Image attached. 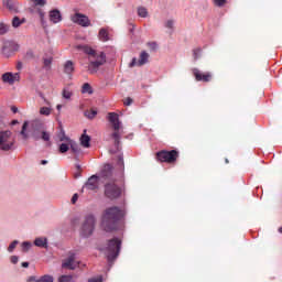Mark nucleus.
Here are the masks:
<instances>
[{
    "mask_svg": "<svg viewBox=\"0 0 282 282\" xmlns=\"http://www.w3.org/2000/svg\"><path fill=\"white\" fill-rule=\"evenodd\" d=\"M173 25H175V22L173 20H167L165 22V28H167L169 30H173Z\"/></svg>",
    "mask_w": 282,
    "mask_h": 282,
    "instance_id": "nucleus-39",
    "label": "nucleus"
},
{
    "mask_svg": "<svg viewBox=\"0 0 282 282\" xmlns=\"http://www.w3.org/2000/svg\"><path fill=\"white\" fill-rule=\"evenodd\" d=\"M17 246H19V241L14 240L13 242H11L8 247V252H13L14 248H17Z\"/></svg>",
    "mask_w": 282,
    "mask_h": 282,
    "instance_id": "nucleus-33",
    "label": "nucleus"
},
{
    "mask_svg": "<svg viewBox=\"0 0 282 282\" xmlns=\"http://www.w3.org/2000/svg\"><path fill=\"white\" fill-rule=\"evenodd\" d=\"M122 248V240L120 238H112L107 241L106 246L101 248V251L106 254L109 263H113L120 256Z\"/></svg>",
    "mask_w": 282,
    "mask_h": 282,
    "instance_id": "nucleus-4",
    "label": "nucleus"
},
{
    "mask_svg": "<svg viewBox=\"0 0 282 282\" xmlns=\"http://www.w3.org/2000/svg\"><path fill=\"white\" fill-rule=\"evenodd\" d=\"M56 109H57V111H61V109H63V106L62 105H57Z\"/></svg>",
    "mask_w": 282,
    "mask_h": 282,
    "instance_id": "nucleus-52",
    "label": "nucleus"
},
{
    "mask_svg": "<svg viewBox=\"0 0 282 282\" xmlns=\"http://www.w3.org/2000/svg\"><path fill=\"white\" fill-rule=\"evenodd\" d=\"M22 268H30V262H22Z\"/></svg>",
    "mask_w": 282,
    "mask_h": 282,
    "instance_id": "nucleus-50",
    "label": "nucleus"
},
{
    "mask_svg": "<svg viewBox=\"0 0 282 282\" xmlns=\"http://www.w3.org/2000/svg\"><path fill=\"white\" fill-rule=\"evenodd\" d=\"M63 98H65V100H69V98H72V91H69V89L65 88L62 93Z\"/></svg>",
    "mask_w": 282,
    "mask_h": 282,
    "instance_id": "nucleus-31",
    "label": "nucleus"
},
{
    "mask_svg": "<svg viewBox=\"0 0 282 282\" xmlns=\"http://www.w3.org/2000/svg\"><path fill=\"white\" fill-rule=\"evenodd\" d=\"M69 151V143H62L59 145V152L61 153H67Z\"/></svg>",
    "mask_w": 282,
    "mask_h": 282,
    "instance_id": "nucleus-28",
    "label": "nucleus"
},
{
    "mask_svg": "<svg viewBox=\"0 0 282 282\" xmlns=\"http://www.w3.org/2000/svg\"><path fill=\"white\" fill-rule=\"evenodd\" d=\"M68 144H69L70 151H73V153H75V154L80 153V145H78L76 142H74V141L70 140V141L68 142Z\"/></svg>",
    "mask_w": 282,
    "mask_h": 282,
    "instance_id": "nucleus-22",
    "label": "nucleus"
},
{
    "mask_svg": "<svg viewBox=\"0 0 282 282\" xmlns=\"http://www.w3.org/2000/svg\"><path fill=\"white\" fill-rule=\"evenodd\" d=\"M148 47L152 51L155 52L158 50V43L155 42H149Z\"/></svg>",
    "mask_w": 282,
    "mask_h": 282,
    "instance_id": "nucleus-37",
    "label": "nucleus"
},
{
    "mask_svg": "<svg viewBox=\"0 0 282 282\" xmlns=\"http://www.w3.org/2000/svg\"><path fill=\"white\" fill-rule=\"evenodd\" d=\"M124 217V212L118 206L108 207L105 209L101 217V228L106 232H113L118 228V221Z\"/></svg>",
    "mask_w": 282,
    "mask_h": 282,
    "instance_id": "nucleus-2",
    "label": "nucleus"
},
{
    "mask_svg": "<svg viewBox=\"0 0 282 282\" xmlns=\"http://www.w3.org/2000/svg\"><path fill=\"white\" fill-rule=\"evenodd\" d=\"M101 180L105 184V196L108 199H118L122 195V188L116 185V175L113 174V166L106 164L100 173Z\"/></svg>",
    "mask_w": 282,
    "mask_h": 282,
    "instance_id": "nucleus-1",
    "label": "nucleus"
},
{
    "mask_svg": "<svg viewBox=\"0 0 282 282\" xmlns=\"http://www.w3.org/2000/svg\"><path fill=\"white\" fill-rule=\"evenodd\" d=\"M14 145V139L11 131L0 132V149L1 151H10Z\"/></svg>",
    "mask_w": 282,
    "mask_h": 282,
    "instance_id": "nucleus-9",
    "label": "nucleus"
},
{
    "mask_svg": "<svg viewBox=\"0 0 282 282\" xmlns=\"http://www.w3.org/2000/svg\"><path fill=\"white\" fill-rule=\"evenodd\" d=\"M177 158H180V152L177 150H161L156 152L158 162H165L166 164H175L177 162Z\"/></svg>",
    "mask_w": 282,
    "mask_h": 282,
    "instance_id": "nucleus-7",
    "label": "nucleus"
},
{
    "mask_svg": "<svg viewBox=\"0 0 282 282\" xmlns=\"http://www.w3.org/2000/svg\"><path fill=\"white\" fill-rule=\"evenodd\" d=\"M138 15L141 17V19H147V17H149V11L144 7H139Z\"/></svg>",
    "mask_w": 282,
    "mask_h": 282,
    "instance_id": "nucleus-23",
    "label": "nucleus"
},
{
    "mask_svg": "<svg viewBox=\"0 0 282 282\" xmlns=\"http://www.w3.org/2000/svg\"><path fill=\"white\" fill-rule=\"evenodd\" d=\"M32 138L34 140H44V142H50V132L43 130V123L41 121H33L32 124Z\"/></svg>",
    "mask_w": 282,
    "mask_h": 282,
    "instance_id": "nucleus-8",
    "label": "nucleus"
},
{
    "mask_svg": "<svg viewBox=\"0 0 282 282\" xmlns=\"http://www.w3.org/2000/svg\"><path fill=\"white\" fill-rule=\"evenodd\" d=\"M62 19L63 18L61 17V11H58L57 9L50 12V21H52V23H59Z\"/></svg>",
    "mask_w": 282,
    "mask_h": 282,
    "instance_id": "nucleus-17",
    "label": "nucleus"
},
{
    "mask_svg": "<svg viewBox=\"0 0 282 282\" xmlns=\"http://www.w3.org/2000/svg\"><path fill=\"white\" fill-rule=\"evenodd\" d=\"M21 76L19 73L12 74V73H4L2 75L3 83H9V85H12L17 83V80H20Z\"/></svg>",
    "mask_w": 282,
    "mask_h": 282,
    "instance_id": "nucleus-14",
    "label": "nucleus"
},
{
    "mask_svg": "<svg viewBox=\"0 0 282 282\" xmlns=\"http://www.w3.org/2000/svg\"><path fill=\"white\" fill-rule=\"evenodd\" d=\"M108 120L111 123L113 130V132L110 134V138L113 139L117 151H120V138L122 135V126L120 123V117L116 112H109Z\"/></svg>",
    "mask_w": 282,
    "mask_h": 282,
    "instance_id": "nucleus-5",
    "label": "nucleus"
},
{
    "mask_svg": "<svg viewBox=\"0 0 282 282\" xmlns=\"http://www.w3.org/2000/svg\"><path fill=\"white\" fill-rule=\"evenodd\" d=\"M40 113H41V116H50V113H52V109H50L47 107H42L40 109Z\"/></svg>",
    "mask_w": 282,
    "mask_h": 282,
    "instance_id": "nucleus-29",
    "label": "nucleus"
},
{
    "mask_svg": "<svg viewBox=\"0 0 282 282\" xmlns=\"http://www.w3.org/2000/svg\"><path fill=\"white\" fill-rule=\"evenodd\" d=\"M17 67H18V69H22L23 68V64L21 62H19Z\"/></svg>",
    "mask_w": 282,
    "mask_h": 282,
    "instance_id": "nucleus-51",
    "label": "nucleus"
},
{
    "mask_svg": "<svg viewBox=\"0 0 282 282\" xmlns=\"http://www.w3.org/2000/svg\"><path fill=\"white\" fill-rule=\"evenodd\" d=\"M88 282H102V275L88 279Z\"/></svg>",
    "mask_w": 282,
    "mask_h": 282,
    "instance_id": "nucleus-42",
    "label": "nucleus"
},
{
    "mask_svg": "<svg viewBox=\"0 0 282 282\" xmlns=\"http://www.w3.org/2000/svg\"><path fill=\"white\" fill-rule=\"evenodd\" d=\"M52 65V58H44V67H50Z\"/></svg>",
    "mask_w": 282,
    "mask_h": 282,
    "instance_id": "nucleus-46",
    "label": "nucleus"
},
{
    "mask_svg": "<svg viewBox=\"0 0 282 282\" xmlns=\"http://www.w3.org/2000/svg\"><path fill=\"white\" fill-rule=\"evenodd\" d=\"M28 126H29V122L28 121H24L23 126H22V130L20 132V134L22 135L23 140H28V138H30V135L28 134Z\"/></svg>",
    "mask_w": 282,
    "mask_h": 282,
    "instance_id": "nucleus-21",
    "label": "nucleus"
},
{
    "mask_svg": "<svg viewBox=\"0 0 282 282\" xmlns=\"http://www.w3.org/2000/svg\"><path fill=\"white\" fill-rule=\"evenodd\" d=\"M3 6H6L8 10H14V3L12 2V0H4Z\"/></svg>",
    "mask_w": 282,
    "mask_h": 282,
    "instance_id": "nucleus-30",
    "label": "nucleus"
},
{
    "mask_svg": "<svg viewBox=\"0 0 282 282\" xmlns=\"http://www.w3.org/2000/svg\"><path fill=\"white\" fill-rule=\"evenodd\" d=\"M59 142H70L69 138L65 135V131L61 130L58 134Z\"/></svg>",
    "mask_w": 282,
    "mask_h": 282,
    "instance_id": "nucleus-27",
    "label": "nucleus"
},
{
    "mask_svg": "<svg viewBox=\"0 0 282 282\" xmlns=\"http://www.w3.org/2000/svg\"><path fill=\"white\" fill-rule=\"evenodd\" d=\"M30 248H32V243H30V242H23L22 243V251L23 252H28V250H30Z\"/></svg>",
    "mask_w": 282,
    "mask_h": 282,
    "instance_id": "nucleus-38",
    "label": "nucleus"
},
{
    "mask_svg": "<svg viewBox=\"0 0 282 282\" xmlns=\"http://www.w3.org/2000/svg\"><path fill=\"white\" fill-rule=\"evenodd\" d=\"M8 32V26L6 24H0V34H6Z\"/></svg>",
    "mask_w": 282,
    "mask_h": 282,
    "instance_id": "nucleus-44",
    "label": "nucleus"
},
{
    "mask_svg": "<svg viewBox=\"0 0 282 282\" xmlns=\"http://www.w3.org/2000/svg\"><path fill=\"white\" fill-rule=\"evenodd\" d=\"M99 39L105 43L109 41V32L106 29H100Z\"/></svg>",
    "mask_w": 282,
    "mask_h": 282,
    "instance_id": "nucleus-20",
    "label": "nucleus"
},
{
    "mask_svg": "<svg viewBox=\"0 0 282 282\" xmlns=\"http://www.w3.org/2000/svg\"><path fill=\"white\" fill-rule=\"evenodd\" d=\"M34 6H40V8H43L45 3H47L45 0H31Z\"/></svg>",
    "mask_w": 282,
    "mask_h": 282,
    "instance_id": "nucleus-36",
    "label": "nucleus"
},
{
    "mask_svg": "<svg viewBox=\"0 0 282 282\" xmlns=\"http://www.w3.org/2000/svg\"><path fill=\"white\" fill-rule=\"evenodd\" d=\"M86 188H88V191H96V188H98V176L93 175L88 178V181L86 182Z\"/></svg>",
    "mask_w": 282,
    "mask_h": 282,
    "instance_id": "nucleus-15",
    "label": "nucleus"
},
{
    "mask_svg": "<svg viewBox=\"0 0 282 282\" xmlns=\"http://www.w3.org/2000/svg\"><path fill=\"white\" fill-rule=\"evenodd\" d=\"M64 72L65 74H73L74 73V62L67 61L64 65Z\"/></svg>",
    "mask_w": 282,
    "mask_h": 282,
    "instance_id": "nucleus-19",
    "label": "nucleus"
},
{
    "mask_svg": "<svg viewBox=\"0 0 282 282\" xmlns=\"http://www.w3.org/2000/svg\"><path fill=\"white\" fill-rule=\"evenodd\" d=\"M225 163H226V164H229V163H230V161H228V159H225Z\"/></svg>",
    "mask_w": 282,
    "mask_h": 282,
    "instance_id": "nucleus-55",
    "label": "nucleus"
},
{
    "mask_svg": "<svg viewBox=\"0 0 282 282\" xmlns=\"http://www.w3.org/2000/svg\"><path fill=\"white\" fill-rule=\"evenodd\" d=\"M34 246L37 248H47V238H36Z\"/></svg>",
    "mask_w": 282,
    "mask_h": 282,
    "instance_id": "nucleus-18",
    "label": "nucleus"
},
{
    "mask_svg": "<svg viewBox=\"0 0 282 282\" xmlns=\"http://www.w3.org/2000/svg\"><path fill=\"white\" fill-rule=\"evenodd\" d=\"M82 94H94V89L91 88V85L89 83H85L82 87Z\"/></svg>",
    "mask_w": 282,
    "mask_h": 282,
    "instance_id": "nucleus-24",
    "label": "nucleus"
},
{
    "mask_svg": "<svg viewBox=\"0 0 282 282\" xmlns=\"http://www.w3.org/2000/svg\"><path fill=\"white\" fill-rule=\"evenodd\" d=\"M10 261H11V263L17 264V263H19V257L11 256Z\"/></svg>",
    "mask_w": 282,
    "mask_h": 282,
    "instance_id": "nucleus-45",
    "label": "nucleus"
},
{
    "mask_svg": "<svg viewBox=\"0 0 282 282\" xmlns=\"http://www.w3.org/2000/svg\"><path fill=\"white\" fill-rule=\"evenodd\" d=\"M149 53H147V51H143L140 53L139 55V59L133 57L129 67H142V65H147V63H149Z\"/></svg>",
    "mask_w": 282,
    "mask_h": 282,
    "instance_id": "nucleus-12",
    "label": "nucleus"
},
{
    "mask_svg": "<svg viewBox=\"0 0 282 282\" xmlns=\"http://www.w3.org/2000/svg\"><path fill=\"white\" fill-rule=\"evenodd\" d=\"M72 22L77 23V25H82V28H89V25H91V21H89V18L82 13H75L72 17Z\"/></svg>",
    "mask_w": 282,
    "mask_h": 282,
    "instance_id": "nucleus-13",
    "label": "nucleus"
},
{
    "mask_svg": "<svg viewBox=\"0 0 282 282\" xmlns=\"http://www.w3.org/2000/svg\"><path fill=\"white\" fill-rule=\"evenodd\" d=\"M11 111H12L13 113H17V112L19 111V108H17L15 106H12V107H11Z\"/></svg>",
    "mask_w": 282,
    "mask_h": 282,
    "instance_id": "nucleus-49",
    "label": "nucleus"
},
{
    "mask_svg": "<svg viewBox=\"0 0 282 282\" xmlns=\"http://www.w3.org/2000/svg\"><path fill=\"white\" fill-rule=\"evenodd\" d=\"M41 164H47V161L46 160H42Z\"/></svg>",
    "mask_w": 282,
    "mask_h": 282,
    "instance_id": "nucleus-54",
    "label": "nucleus"
},
{
    "mask_svg": "<svg viewBox=\"0 0 282 282\" xmlns=\"http://www.w3.org/2000/svg\"><path fill=\"white\" fill-rule=\"evenodd\" d=\"M78 50H82L84 54L88 56V72L89 74H97L98 69H100L101 65L107 63V56L102 52H97L96 50L91 48L89 45H80Z\"/></svg>",
    "mask_w": 282,
    "mask_h": 282,
    "instance_id": "nucleus-3",
    "label": "nucleus"
},
{
    "mask_svg": "<svg viewBox=\"0 0 282 282\" xmlns=\"http://www.w3.org/2000/svg\"><path fill=\"white\" fill-rule=\"evenodd\" d=\"M94 230H96V217H94V215H88L82 224L79 235L85 238L91 237Z\"/></svg>",
    "mask_w": 282,
    "mask_h": 282,
    "instance_id": "nucleus-6",
    "label": "nucleus"
},
{
    "mask_svg": "<svg viewBox=\"0 0 282 282\" xmlns=\"http://www.w3.org/2000/svg\"><path fill=\"white\" fill-rule=\"evenodd\" d=\"M199 52H202L200 48H195V50L193 51V53H194V59H195V61H197V59L199 58Z\"/></svg>",
    "mask_w": 282,
    "mask_h": 282,
    "instance_id": "nucleus-43",
    "label": "nucleus"
},
{
    "mask_svg": "<svg viewBox=\"0 0 282 282\" xmlns=\"http://www.w3.org/2000/svg\"><path fill=\"white\" fill-rule=\"evenodd\" d=\"M133 102V99H131L130 97H128L126 100H124V105L127 107H129V105H131Z\"/></svg>",
    "mask_w": 282,
    "mask_h": 282,
    "instance_id": "nucleus-47",
    "label": "nucleus"
},
{
    "mask_svg": "<svg viewBox=\"0 0 282 282\" xmlns=\"http://www.w3.org/2000/svg\"><path fill=\"white\" fill-rule=\"evenodd\" d=\"M25 20H21L19 19V17H14L12 20V25L13 28H19L22 25V23H24Z\"/></svg>",
    "mask_w": 282,
    "mask_h": 282,
    "instance_id": "nucleus-26",
    "label": "nucleus"
},
{
    "mask_svg": "<svg viewBox=\"0 0 282 282\" xmlns=\"http://www.w3.org/2000/svg\"><path fill=\"white\" fill-rule=\"evenodd\" d=\"M278 230H279V232L282 235V227H280Z\"/></svg>",
    "mask_w": 282,
    "mask_h": 282,
    "instance_id": "nucleus-56",
    "label": "nucleus"
},
{
    "mask_svg": "<svg viewBox=\"0 0 282 282\" xmlns=\"http://www.w3.org/2000/svg\"><path fill=\"white\" fill-rule=\"evenodd\" d=\"M76 170H77V172L74 174V177H75V180H78V177H80V173L83 170L80 169L79 164L76 165Z\"/></svg>",
    "mask_w": 282,
    "mask_h": 282,
    "instance_id": "nucleus-40",
    "label": "nucleus"
},
{
    "mask_svg": "<svg viewBox=\"0 0 282 282\" xmlns=\"http://www.w3.org/2000/svg\"><path fill=\"white\" fill-rule=\"evenodd\" d=\"M11 124H19V120H13Z\"/></svg>",
    "mask_w": 282,
    "mask_h": 282,
    "instance_id": "nucleus-53",
    "label": "nucleus"
},
{
    "mask_svg": "<svg viewBox=\"0 0 282 282\" xmlns=\"http://www.w3.org/2000/svg\"><path fill=\"white\" fill-rule=\"evenodd\" d=\"M86 118H88L89 120H94V118H96V116H98V111L96 110H87L85 112Z\"/></svg>",
    "mask_w": 282,
    "mask_h": 282,
    "instance_id": "nucleus-25",
    "label": "nucleus"
},
{
    "mask_svg": "<svg viewBox=\"0 0 282 282\" xmlns=\"http://www.w3.org/2000/svg\"><path fill=\"white\" fill-rule=\"evenodd\" d=\"M78 202V194H74L72 197V204H76Z\"/></svg>",
    "mask_w": 282,
    "mask_h": 282,
    "instance_id": "nucleus-48",
    "label": "nucleus"
},
{
    "mask_svg": "<svg viewBox=\"0 0 282 282\" xmlns=\"http://www.w3.org/2000/svg\"><path fill=\"white\" fill-rule=\"evenodd\" d=\"M80 262L76 261V253H69L66 259L63 260L62 268L65 270H76Z\"/></svg>",
    "mask_w": 282,
    "mask_h": 282,
    "instance_id": "nucleus-11",
    "label": "nucleus"
},
{
    "mask_svg": "<svg viewBox=\"0 0 282 282\" xmlns=\"http://www.w3.org/2000/svg\"><path fill=\"white\" fill-rule=\"evenodd\" d=\"M74 276L72 275H61L58 282H70Z\"/></svg>",
    "mask_w": 282,
    "mask_h": 282,
    "instance_id": "nucleus-32",
    "label": "nucleus"
},
{
    "mask_svg": "<svg viewBox=\"0 0 282 282\" xmlns=\"http://www.w3.org/2000/svg\"><path fill=\"white\" fill-rule=\"evenodd\" d=\"M118 165L120 166V169H124V159L122 158V155L118 156Z\"/></svg>",
    "mask_w": 282,
    "mask_h": 282,
    "instance_id": "nucleus-41",
    "label": "nucleus"
},
{
    "mask_svg": "<svg viewBox=\"0 0 282 282\" xmlns=\"http://www.w3.org/2000/svg\"><path fill=\"white\" fill-rule=\"evenodd\" d=\"M227 1L226 0H214V4L217 8H224V6H226Z\"/></svg>",
    "mask_w": 282,
    "mask_h": 282,
    "instance_id": "nucleus-35",
    "label": "nucleus"
},
{
    "mask_svg": "<svg viewBox=\"0 0 282 282\" xmlns=\"http://www.w3.org/2000/svg\"><path fill=\"white\" fill-rule=\"evenodd\" d=\"M87 130H84V134L80 137V144L84 147V149H89L91 147V138L86 134Z\"/></svg>",
    "mask_w": 282,
    "mask_h": 282,
    "instance_id": "nucleus-16",
    "label": "nucleus"
},
{
    "mask_svg": "<svg viewBox=\"0 0 282 282\" xmlns=\"http://www.w3.org/2000/svg\"><path fill=\"white\" fill-rule=\"evenodd\" d=\"M39 282H54V278L52 275L42 276Z\"/></svg>",
    "mask_w": 282,
    "mask_h": 282,
    "instance_id": "nucleus-34",
    "label": "nucleus"
},
{
    "mask_svg": "<svg viewBox=\"0 0 282 282\" xmlns=\"http://www.w3.org/2000/svg\"><path fill=\"white\" fill-rule=\"evenodd\" d=\"M192 73L198 83H210L213 80V73L210 72L202 73L198 68H193Z\"/></svg>",
    "mask_w": 282,
    "mask_h": 282,
    "instance_id": "nucleus-10",
    "label": "nucleus"
}]
</instances>
